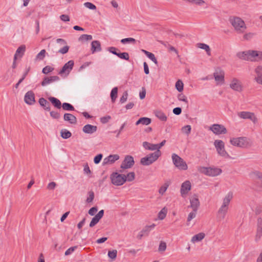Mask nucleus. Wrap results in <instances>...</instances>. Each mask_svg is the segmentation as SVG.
I'll use <instances>...</instances> for the list:
<instances>
[{
    "label": "nucleus",
    "mask_w": 262,
    "mask_h": 262,
    "mask_svg": "<svg viewBox=\"0 0 262 262\" xmlns=\"http://www.w3.org/2000/svg\"><path fill=\"white\" fill-rule=\"evenodd\" d=\"M233 198V193L229 192L223 199L222 205L217 212V219L221 221L225 219L228 210V206Z\"/></svg>",
    "instance_id": "obj_1"
},
{
    "label": "nucleus",
    "mask_w": 262,
    "mask_h": 262,
    "mask_svg": "<svg viewBox=\"0 0 262 262\" xmlns=\"http://www.w3.org/2000/svg\"><path fill=\"white\" fill-rule=\"evenodd\" d=\"M229 20L237 33H243L247 29L244 21L239 17L231 16Z\"/></svg>",
    "instance_id": "obj_2"
},
{
    "label": "nucleus",
    "mask_w": 262,
    "mask_h": 262,
    "mask_svg": "<svg viewBox=\"0 0 262 262\" xmlns=\"http://www.w3.org/2000/svg\"><path fill=\"white\" fill-rule=\"evenodd\" d=\"M161 155V151L160 150H156L155 152L150 153L145 157L142 158L140 159V164L143 166L150 165L157 161Z\"/></svg>",
    "instance_id": "obj_3"
},
{
    "label": "nucleus",
    "mask_w": 262,
    "mask_h": 262,
    "mask_svg": "<svg viewBox=\"0 0 262 262\" xmlns=\"http://www.w3.org/2000/svg\"><path fill=\"white\" fill-rule=\"evenodd\" d=\"M200 172L210 177H215L220 174L222 170L221 168L217 167H201L199 169Z\"/></svg>",
    "instance_id": "obj_4"
},
{
    "label": "nucleus",
    "mask_w": 262,
    "mask_h": 262,
    "mask_svg": "<svg viewBox=\"0 0 262 262\" xmlns=\"http://www.w3.org/2000/svg\"><path fill=\"white\" fill-rule=\"evenodd\" d=\"M172 159L173 164L180 170H186L188 166L186 162L180 156L176 154L172 155Z\"/></svg>",
    "instance_id": "obj_5"
},
{
    "label": "nucleus",
    "mask_w": 262,
    "mask_h": 262,
    "mask_svg": "<svg viewBox=\"0 0 262 262\" xmlns=\"http://www.w3.org/2000/svg\"><path fill=\"white\" fill-rule=\"evenodd\" d=\"M214 145L219 155L225 158L230 157L229 154L225 149V145L223 141L220 140H216L214 142Z\"/></svg>",
    "instance_id": "obj_6"
},
{
    "label": "nucleus",
    "mask_w": 262,
    "mask_h": 262,
    "mask_svg": "<svg viewBox=\"0 0 262 262\" xmlns=\"http://www.w3.org/2000/svg\"><path fill=\"white\" fill-rule=\"evenodd\" d=\"M110 179L112 184L115 186L122 185L125 182L124 174H120L117 172H113L110 176Z\"/></svg>",
    "instance_id": "obj_7"
},
{
    "label": "nucleus",
    "mask_w": 262,
    "mask_h": 262,
    "mask_svg": "<svg viewBox=\"0 0 262 262\" xmlns=\"http://www.w3.org/2000/svg\"><path fill=\"white\" fill-rule=\"evenodd\" d=\"M230 143L234 146L239 147H244L248 144L247 138L244 137L233 138L230 139Z\"/></svg>",
    "instance_id": "obj_8"
},
{
    "label": "nucleus",
    "mask_w": 262,
    "mask_h": 262,
    "mask_svg": "<svg viewBox=\"0 0 262 262\" xmlns=\"http://www.w3.org/2000/svg\"><path fill=\"white\" fill-rule=\"evenodd\" d=\"M135 164L134 158L132 156H126L122 161L120 168L126 169L131 168Z\"/></svg>",
    "instance_id": "obj_9"
},
{
    "label": "nucleus",
    "mask_w": 262,
    "mask_h": 262,
    "mask_svg": "<svg viewBox=\"0 0 262 262\" xmlns=\"http://www.w3.org/2000/svg\"><path fill=\"white\" fill-rule=\"evenodd\" d=\"M74 65V61L72 60H69L68 62L64 64L62 69L59 72L58 74L60 75H62L63 74H65L66 76H68L73 69Z\"/></svg>",
    "instance_id": "obj_10"
},
{
    "label": "nucleus",
    "mask_w": 262,
    "mask_h": 262,
    "mask_svg": "<svg viewBox=\"0 0 262 262\" xmlns=\"http://www.w3.org/2000/svg\"><path fill=\"white\" fill-rule=\"evenodd\" d=\"M225 73L220 69H216L213 73V76L216 82V84L222 85L224 83Z\"/></svg>",
    "instance_id": "obj_11"
},
{
    "label": "nucleus",
    "mask_w": 262,
    "mask_h": 262,
    "mask_svg": "<svg viewBox=\"0 0 262 262\" xmlns=\"http://www.w3.org/2000/svg\"><path fill=\"white\" fill-rule=\"evenodd\" d=\"M210 129L215 135L225 134L227 129L223 125L214 124L210 127Z\"/></svg>",
    "instance_id": "obj_12"
},
{
    "label": "nucleus",
    "mask_w": 262,
    "mask_h": 262,
    "mask_svg": "<svg viewBox=\"0 0 262 262\" xmlns=\"http://www.w3.org/2000/svg\"><path fill=\"white\" fill-rule=\"evenodd\" d=\"M238 116L242 119H250L254 123H256L257 120L254 114L250 112H241L238 113Z\"/></svg>",
    "instance_id": "obj_13"
},
{
    "label": "nucleus",
    "mask_w": 262,
    "mask_h": 262,
    "mask_svg": "<svg viewBox=\"0 0 262 262\" xmlns=\"http://www.w3.org/2000/svg\"><path fill=\"white\" fill-rule=\"evenodd\" d=\"M251 61H258L262 60V51L257 50H250Z\"/></svg>",
    "instance_id": "obj_14"
},
{
    "label": "nucleus",
    "mask_w": 262,
    "mask_h": 262,
    "mask_svg": "<svg viewBox=\"0 0 262 262\" xmlns=\"http://www.w3.org/2000/svg\"><path fill=\"white\" fill-rule=\"evenodd\" d=\"M191 185L189 181H186L183 182L181 187L180 192L183 197L186 195L189 190H191Z\"/></svg>",
    "instance_id": "obj_15"
},
{
    "label": "nucleus",
    "mask_w": 262,
    "mask_h": 262,
    "mask_svg": "<svg viewBox=\"0 0 262 262\" xmlns=\"http://www.w3.org/2000/svg\"><path fill=\"white\" fill-rule=\"evenodd\" d=\"M60 78L57 76H52L50 77H45L41 82V85L42 86H46L48 84L52 83L54 82L59 81Z\"/></svg>",
    "instance_id": "obj_16"
},
{
    "label": "nucleus",
    "mask_w": 262,
    "mask_h": 262,
    "mask_svg": "<svg viewBox=\"0 0 262 262\" xmlns=\"http://www.w3.org/2000/svg\"><path fill=\"white\" fill-rule=\"evenodd\" d=\"M24 101L29 105L33 104L35 102L34 93L31 91L27 92L24 97Z\"/></svg>",
    "instance_id": "obj_17"
},
{
    "label": "nucleus",
    "mask_w": 262,
    "mask_h": 262,
    "mask_svg": "<svg viewBox=\"0 0 262 262\" xmlns=\"http://www.w3.org/2000/svg\"><path fill=\"white\" fill-rule=\"evenodd\" d=\"M230 87L234 91L241 92L242 91V86L241 82L237 78H233L230 84Z\"/></svg>",
    "instance_id": "obj_18"
},
{
    "label": "nucleus",
    "mask_w": 262,
    "mask_h": 262,
    "mask_svg": "<svg viewBox=\"0 0 262 262\" xmlns=\"http://www.w3.org/2000/svg\"><path fill=\"white\" fill-rule=\"evenodd\" d=\"M119 159L118 155H111L103 159L102 164L103 165L111 164L114 163L115 161Z\"/></svg>",
    "instance_id": "obj_19"
},
{
    "label": "nucleus",
    "mask_w": 262,
    "mask_h": 262,
    "mask_svg": "<svg viewBox=\"0 0 262 262\" xmlns=\"http://www.w3.org/2000/svg\"><path fill=\"white\" fill-rule=\"evenodd\" d=\"M104 215V210H101L92 219L90 224V227H93L95 226L103 217Z\"/></svg>",
    "instance_id": "obj_20"
},
{
    "label": "nucleus",
    "mask_w": 262,
    "mask_h": 262,
    "mask_svg": "<svg viewBox=\"0 0 262 262\" xmlns=\"http://www.w3.org/2000/svg\"><path fill=\"white\" fill-rule=\"evenodd\" d=\"M190 206L192 208L193 211H197L199 206H200V202L198 196L194 194L193 196L190 200Z\"/></svg>",
    "instance_id": "obj_21"
},
{
    "label": "nucleus",
    "mask_w": 262,
    "mask_h": 262,
    "mask_svg": "<svg viewBox=\"0 0 262 262\" xmlns=\"http://www.w3.org/2000/svg\"><path fill=\"white\" fill-rule=\"evenodd\" d=\"M97 127L91 124H86L83 127L82 131L88 134H92L97 131Z\"/></svg>",
    "instance_id": "obj_22"
},
{
    "label": "nucleus",
    "mask_w": 262,
    "mask_h": 262,
    "mask_svg": "<svg viewBox=\"0 0 262 262\" xmlns=\"http://www.w3.org/2000/svg\"><path fill=\"white\" fill-rule=\"evenodd\" d=\"M101 50V43L99 41L94 40L92 42L91 51L92 54L96 52H100Z\"/></svg>",
    "instance_id": "obj_23"
},
{
    "label": "nucleus",
    "mask_w": 262,
    "mask_h": 262,
    "mask_svg": "<svg viewBox=\"0 0 262 262\" xmlns=\"http://www.w3.org/2000/svg\"><path fill=\"white\" fill-rule=\"evenodd\" d=\"M63 119L66 121H68L69 123L72 124H75L77 123L76 117L70 113H66L63 115Z\"/></svg>",
    "instance_id": "obj_24"
},
{
    "label": "nucleus",
    "mask_w": 262,
    "mask_h": 262,
    "mask_svg": "<svg viewBox=\"0 0 262 262\" xmlns=\"http://www.w3.org/2000/svg\"><path fill=\"white\" fill-rule=\"evenodd\" d=\"M250 50L240 52L236 54V56L240 59L250 61Z\"/></svg>",
    "instance_id": "obj_25"
},
{
    "label": "nucleus",
    "mask_w": 262,
    "mask_h": 262,
    "mask_svg": "<svg viewBox=\"0 0 262 262\" xmlns=\"http://www.w3.org/2000/svg\"><path fill=\"white\" fill-rule=\"evenodd\" d=\"M38 102L40 105L43 107V108L47 111H50L51 110L50 103L44 98H40L39 99Z\"/></svg>",
    "instance_id": "obj_26"
},
{
    "label": "nucleus",
    "mask_w": 262,
    "mask_h": 262,
    "mask_svg": "<svg viewBox=\"0 0 262 262\" xmlns=\"http://www.w3.org/2000/svg\"><path fill=\"white\" fill-rule=\"evenodd\" d=\"M262 236V219L258 218L257 220V228L256 235V239H259Z\"/></svg>",
    "instance_id": "obj_27"
},
{
    "label": "nucleus",
    "mask_w": 262,
    "mask_h": 262,
    "mask_svg": "<svg viewBox=\"0 0 262 262\" xmlns=\"http://www.w3.org/2000/svg\"><path fill=\"white\" fill-rule=\"evenodd\" d=\"M48 99L55 107L58 109L61 108L62 104L58 99L54 97H50L48 98Z\"/></svg>",
    "instance_id": "obj_28"
},
{
    "label": "nucleus",
    "mask_w": 262,
    "mask_h": 262,
    "mask_svg": "<svg viewBox=\"0 0 262 262\" xmlns=\"http://www.w3.org/2000/svg\"><path fill=\"white\" fill-rule=\"evenodd\" d=\"M25 50L26 46L25 45H21L20 47H19L16 50V51L14 55V60H16L17 59V55H19L20 57H22L25 52Z\"/></svg>",
    "instance_id": "obj_29"
},
{
    "label": "nucleus",
    "mask_w": 262,
    "mask_h": 262,
    "mask_svg": "<svg viewBox=\"0 0 262 262\" xmlns=\"http://www.w3.org/2000/svg\"><path fill=\"white\" fill-rule=\"evenodd\" d=\"M143 146L145 149L152 151H156L157 149V147H156V145L155 144L150 143L146 141L143 142Z\"/></svg>",
    "instance_id": "obj_30"
},
{
    "label": "nucleus",
    "mask_w": 262,
    "mask_h": 262,
    "mask_svg": "<svg viewBox=\"0 0 262 262\" xmlns=\"http://www.w3.org/2000/svg\"><path fill=\"white\" fill-rule=\"evenodd\" d=\"M205 234L204 233H199L194 235L191 238L192 243L198 242L202 241L205 237Z\"/></svg>",
    "instance_id": "obj_31"
},
{
    "label": "nucleus",
    "mask_w": 262,
    "mask_h": 262,
    "mask_svg": "<svg viewBox=\"0 0 262 262\" xmlns=\"http://www.w3.org/2000/svg\"><path fill=\"white\" fill-rule=\"evenodd\" d=\"M197 47L200 49L205 50L208 55H211L210 49L208 45L204 43H198Z\"/></svg>",
    "instance_id": "obj_32"
},
{
    "label": "nucleus",
    "mask_w": 262,
    "mask_h": 262,
    "mask_svg": "<svg viewBox=\"0 0 262 262\" xmlns=\"http://www.w3.org/2000/svg\"><path fill=\"white\" fill-rule=\"evenodd\" d=\"M46 51L45 49L41 50L39 53H38L35 57V61H41L46 56Z\"/></svg>",
    "instance_id": "obj_33"
},
{
    "label": "nucleus",
    "mask_w": 262,
    "mask_h": 262,
    "mask_svg": "<svg viewBox=\"0 0 262 262\" xmlns=\"http://www.w3.org/2000/svg\"><path fill=\"white\" fill-rule=\"evenodd\" d=\"M61 137L64 139L70 138L72 136L71 133L66 129H62L60 132Z\"/></svg>",
    "instance_id": "obj_34"
},
{
    "label": "nucleus",
    "mask_w": 262,
    "mask_h": 262,
    "mask_svg": "<svg viewBox=\"0 0 262 262\" xmlns=\"http://www.w3.org/2000/svg\"><path fill=\"white\" fill-rule=\"evenodd\" d=\"M61 107L63 110L67 111H75L74 107L70 103L67 102H64L62 103Z\"/></svg>",
    "instance_id": "obj_35"
},
{
    "label": "nucleus",
    "mask_w": 262,
    "mask_h": 262,
    "mask_svg": "<svg viewBox=\"0 0 262 262\" xmlns=\"http://www.w3.org/2000/svg\"><path fill=\"white\" fill-rule=\"evenodd\" d=\"M118 88L117 87L114 88L111 92V97L113 102H114L117 97Z\"/></svg>",
    "instance_id": "obj_36"
},
{
    "label": "nucleus",
    "mask_w": 262,
    "mask_h": 262,
    "mask_svg": "<svg viewBox=\"0 0 262 262\" xmlns=\"http://www.w3.org/2000/svg\"><path fill=\"white\" fill-rule=\"evenodd\" d=\"M135 178V174L134 172H129L126 176L124 174V178L126 181L132 182Z\"/></svg>",
    "instance_id": "obj_37"
},
{
    "label": "nucleus",
    "mask_w": 262,
    "mask_h": 262,
    "mask_svg": "<svg viewBox=\"0 0 262 262\" xmlns=\"http://www.w3.org/2000/svg\"><path fill=\"white\" fill-rule=\"evenodd\" d=\"M155 115L157 118L163 121H166L167 117L164 113L161 111H157L156 112Z\"/></svg>",
    "instance_id": "obj_38"
},
{
    "label": "nucleus",
    "mask_w": 262,
    "mask_h": 262,
    "mask_svg": "<svg viewBox=\"0 0 262 262\" xmlns=\"http://www.w3.org/2000/svg\"><path fill=\"white\" fill-rule=\"evenodd\" d=\"M93 39V37L91 35L82 34L81 35L78 40L79 41H84L87 40H91Z\"/></svg>",
    "instance_id": "obj_39"
},
{
    "label": "nucleus",
    "mask_w": 262,
    "mask_h": 262,
    "mask_svg": "<svg viewBox=\"0 0 262 262\" xmlns=\"http://www.w3.org/2000/svg\"><path fill=\"white\" fill-rule=\"evenodd\" d=\"M175 86L178 92H181L183 90L184 84L181 80H178L176 82Z\"/></svg>",
    "instance_id": "obj_40"
},
{
    "label": "nucleus",
    "mask_w": 262,
    "mask_h": 262,
    "mask_svg": "<svg viewBox=\"0 0 262 262\" xmlns=\"http://www.w3.org/2000/svg\"><path fill=\"white\" fill-rule=\"evenodd\" d=\"M117 56L122 59H124L126 60H128L129 59V54L127 52H123V53H118L117 54Z\"/></svg>",
    "instance_id": "obj_41"
},
{
    "label": "nucleus",
    "mask_w": 262,
    "mask_h": 262,
    "mask_svg": "<svg viewBox=\"0 0 262 262\" xmlns=\"http://www.w3.org/2000/svg\"><path fill=\"white\" fill-rule=\"evenodd\" d=\"M121 42L123 44L127 43H132L135 44L136 42V40L133 38L129 37L122 39L121 40Z\"/></svg>",
    "instance_id": "obj_42"
},
{
    "label": "nucleus",
    "mask_w": 262,
    "mask_h": 262,
    "mask_svg": "<svg viewBox=\"0 0 262 262\" xmlns=\"http://www.w3.org/2000/svg\"><path fill=\"white\" fill-rule=\"evenodd\" d=\"M167 213V209L164 207L161 210V211L158 213V217L160 220H163Z\"/></svg>",
    "instance_id": "obj_43"
},
{
    "label": "nucleus",
    "mask_w": 262,
    "mask_h": 262,
    "mask_svg": "<svg viewBox=\"0 0 262 262\" xmlns=\"http://www.w3.org/2000/svg\"><path fill=\"white\" fill-rule=\"evenodd\" d=\"M53 70V68L49 66H47L42 69V72L45 74H48V73L52 72Z\"/></svg>",
    "instance_id": "obj_44"
},
{
    "label": "nucleus",
    "mask_w": 262,
    "mask_h": 262,
    "mask_svg": "<svg viewBox=\"0 0 262 262\" xmlns=\"http://www.w3.org/2000/svg\"><path fill=\"white\" fill-rule=\"evenodd\" d=\"M51 117L55 119H59L60 118V114L57 111H51L50 112Z\"/></svg>",
    "instance_id": "obj_45"
},
{
    "label": "nucleus",
    "mask_w": 262,
    "mask_h": 262,
    "mask_svg": "<svg viewBox=\"0 0 262 262\" xmlns=\"http://www.w3.org/2000/svg\"><path fill=\"white\" fill-rule=\"evenodd\" d=\"M117 251L116 250H113L112 251H109L108 252V257L112 259H115L117 257Z\"/></svg>",
    "instance_id": "obj_46"
},
{
    "label": "nucleus",
    "mask_w": 262,
    "mask_h": 262,
    "mask_svg": "<svg viewBox=\"0 0 262 262\" xmlns=\"http://www.w3.org/2000/svg\"><path fill=\"white\" fill-rule=\"evenodd\" d=\"M88 194L89 196L87 198L86 201L87 203H91L93 201L95 194L94 192L93 191H89L88 192Z\"/></svg>",
    "instance_id": "obj_47"
},
{
    "label": "nucleus",
    "mask_w": 262,
    "mask_h": 262,
    "mask_svg": "<svg viewBox=\"0 0 262 262\" xmlns=\"http://www.w3.org/2000/svg\"><path fill=\"white\" fill-rule=\"evenodd\" d=\"M191 127L189 125H187L182 127V130L183 133H185L186 135H188L191 132Z\"/></svg>",
    "instance_id": "obj_48"
},
{
    "label": "nucleus",
    "mask_w": 262,
    "mask_h": 262,
    "mask_svg": "<svg viewBox=\"0 0 262 262\" xmlns=\"http://www.w3.org/2000/svg\"><path fill=\"white\" fill-rule=\"evenodd\" d=\"M166 249V244L164 242H161L159 246L158 251L159 252H164Z\"/></svg>",
    "instance_id": "obj_49"
},
{
    "label": "nucleus",
    "mask_w": 262,
    "mask_h": 262,
    "mask_svg": "<svg viewBox=\"0 0 262 262\" xmlns=\"http://www.w3.org/2000/svg\"><path fill=\"white\" fill-rule=\"evenodd\" d=\"M178 99L179 101H183L186 104L188 103L187 97L183 94H179L178 95Z\"/></svg>",
    "instance_id": "obj_50"
},
{
    "label": "nucleus",
    "mask_w": 262,
    "mask_h": 262,
    "mask_svg": "<svg viewBox=\"0 0 262 262\" xmlns=\"http://www.w3.org/2000/svg\"><path fill=\"white\" fill-rule=\"evenodd\" d=\"M257 77H262V66L257 67L255 69Z\"/></svg>",
    "instance_id": "obj_51"
},
{
    "label": "nucleus",
    "mask_w": 262,
    "mask_h": 262,
    "mask_svg": "<svg viewBox=\"0 0 262 262\" xmlns=\"http://www.w3.org/2000/svg\"><path fill=\"white\" fill-rule=\"evenodd\" d=\"M102 157H103L102 154H100L97 155L95 157V158L94 159V162L96 164H99L100 162Z\"/></svg>",
    "instance_id": "obj_52"
},
{
    "label": "nucleus",
    "mask_w": 262,
    "mask_h": 262,
    "mask_svg": "<svg viewBox=\"0 0 262 262\" xmlns=\"http://www.w3.org/2000/svg\"><path fill=\"white\" fill-rule=\"evenodd\" d=\"M84 5L85 7L89 8V9H91V10H96V6L90 2H86L84 4Z\"/></svg>",
    "instance_id": "obj_53"
},
{
    "label": "nucleus",
    "mask_w": 262,
    "mask_h": 262,
    "mask_svg": "<svg viewBox=\"0 0 262 262\" xmlns=\"http://www.w3.org/2000/svg\"><path fill=\"white\" fill-rule=\"evenodd\" d=\"M142 124L147 125L151 123V119L147 117H142Z\"/></svg>",
    "instance_id": "obj_54"
},
{
    "label": "nucleus",
    "mask_w": 262,
    "mask_h": 262,
    "mask_svg": "<svg viewBox=\"0 0 262 262\" xmlns=\"http://www.w3.org/2000/svg\"><path fill=\"white\" fill-rule=\"evenodd\" d=\"M168 187V184L167 183H165L164 185L162 186L160 188V189L159 190V192L160 194H163L166 191Z\"/></svg>",
    "instance_id": "obj_55"
},
{
    "label": "nucleus",
    "mask_w": 262,
    "mask_h": 262,
    "mask_svg": "<svg viewBox=\"0 0 262 262\" xmlns=\"http://www.w3.org/2000/svg\"><path fill=\"white\" fill-rule=\"evenodd\" d=\"M127 97H128V93L126 91H125L123 93V95L120 99V103H124L127 100Z\"/></svg>",
    "instance_id": "obj_56"
},
{
    "label": "nucleus",
    "mask_w": 262,
    "mask_h": 262,
    "mask_svg": "<svg viewBox=\"0 0 262 262\" xmlns=\"http://www.w3.org/2000/svg\"><path fill=\"white\" fill-rule=\"evenodd\" d=\"M69 48L70 47L66 45L64 46L62 48L60 49L58 51V53H61L62 54H64L68 52Z\"/></svg>",
    "instance_id": "obj_57"
},
{
    "label": "nucleus",
    "mask_w": 262,
    "mask_h": 262,
    "mask_svg": "<svg viewBox=\"0 0 262 262\" xmlns=\"http://www.w3.org/2000/svg\"><path fill=\"white\" fill-rule=\"evenodd\" d=\"M111 119V117L110 116H104L100 118V121L102 123L105 124L107 123Z\"/></svg>",
    "instance_id": "obj_58"
},
{
    "label": "nucleus",
    "mask_w": 262,
    "mask_h": 262,
    "mask_svg": "<svg viewBox=\"0 0 262 262\" xmlns=\"http://www.w3.org/2000/svg\"><path fill=\"white\" fill-rule=\"evenodd\" d=\"M77 248V246H74L71 247L70 248H69L65 252V255H69L72 253Z\"/></svg>",
    "instance_id": "obj_59"
},
{
    "label": "nucleus",
    "mask_w": 262,
    "mask_h": 262,
    "mask_svg": "<svg viewBox=\"0 0 262 262\" xmlns=\"http://www.w3.org/2000/svg\"><path fill=\"white\" fill-rule=\"evenodd\" d=\"M196 211H193L189 213L187 218V222H190L191 220L196 216Z\"/></svg>",
    "instance_id": "obj_60"
},
{
    "label": "nucleus",
    "mask_w": 262,
    "mask_h": 262,
    "mask_svg": "<svg viewBox=\"0 0 262 262\" xmlns=\"http://www.w3.org/2000/svg\"><path fill=\"white\" fill-rule=\"evenodd\" d=\"M118 50H119L117 48L114 47H109L107 48V51H108L110 53H111L116 56L118 53L117 51H118Z\"/></svg>",
    "instance_id": "obj_61"
},
{
    "label": "nucleus",
    "mask_w": 262,
    "mask_h": 262,
    "mask_svg": "<svg viewBox=\"0 0 262 262\" xmlns=\"http://www.w3.org/2000/svg\"><path fill=\"white\" fill-rule=\"evenodd\" d=\"M147 57L150 60H151L155 63L157 64V63H158L157 60L156 58L155 57V55L153 53L150 52L149 54H148Z\"/></svg>",
    "instance_id": "obj_62"
},
{
    "label": "nucleus",
    "mask_w": 262,
    "mask_h": 262,
    "mask_svg": "<svg viewBox=\"0 0 262 262\" xmlns=\"http://www.w3.org/2000/svg\"><path fill=\"white\" fill-rule=\"evenodd\" d=\"M98 208L97 207H93L89 210V214L92 216L94 215L97 211Z\"/></svg>",
    "instance_id": "obj_63"
},
{
    "label": "nucleus",
    "mask_w": 262,
    "mask_h": 262,
    "mask_svg": "<svg viewBox=\"0 0 262 262\" xmlns=\"http://www.w3.org/2000/svg\"><path fill=\"white\" fill-rule=\"evenodd\" d=\"M172 112L174 114L176 115H179L181 114L182 112V109L180 107H177L173 109Z\"/></svg>",
    "instance_id": "obj_64"
}]
</instances>
